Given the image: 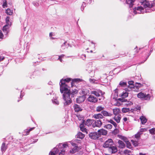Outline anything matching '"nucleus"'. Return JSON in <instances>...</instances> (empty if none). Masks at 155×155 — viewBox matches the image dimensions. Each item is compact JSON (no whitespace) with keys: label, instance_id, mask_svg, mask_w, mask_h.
I'll use <instances>...</instances> for the list:
<instances>
[{"label":"nucleus","instance_id":"1","mask_svg":"<svg viewBox=\"0 0 155 155\" xmlns=\"http://www.w3.org/2000/svg\"><path fill=\"white\" fill-rule=\"evenodd\" d=\"M60 92L63 94V99L64 101V105H68L72 102V100L74 95L78 92V90L75 89L71 91L69 86L66 84L64 78L60 80Z\"/></svg>","mask_w":155,"mask_h":155},{"label":"nucleus","instance_id":"2","mask_svg":"<svg viewBox=\"0 0 155 155\" xmlns=\"http://www.w3.org/2000/svg\"><path fill=\"white\" fill-rule=\"evenodd\" d=\"M141 5L143 7V8L142 6L135 7L133 9L134 12L135 14H143L145 12L146 13L150 12H151L150 8L152 6L155 7V2H153V5L151 2L147 0H143L141 2Z\"/></svg>","mask_w":155,"mask_h":155},{"label":"nucleus","instance_id":"3","mask_svg":"<svg viewBox=\"0 0 155 155\" xmlns=\"http://www.w3.org/2000/svg\"><path fill=\"white\" fill-rule=\"evenodd\" d=\"M68 147L67 144L60 143L57 147L54 148L52 151H51L49 155L51 154V153H53V155H55L59 152V155H64L65 153V148Z\"/></svg>","mask_w":155,"mask_h":155},{"label":"nucleus","instance_id":"4","mask_svg":"<svg viewBox=\"0 0 155 155\" xmlns=\"http://www.w3.org/2000/svg\"><path fill=\"white\" fill-rule=\"evenodd\" d=\"M128 93L126 92V91H123L122 93L121 94V95H120V96L121 98H119L118 99H116V101H117V104L118 106H119L120 105V103H118L117 101H120L121 102H124V101H127V99H125V98L128 96Z\"/></svg>","mask_w":155,"mask_h":155},{"label":"nucleus","instance_id":"5","mask_svg":"<svg viewBox=\"0 0 155 155\" xmlns=\"http://www.w3.org/2000/svg\"><path fill=\"white\" fill-rule=\"evenodd\" d=\"M92 94H93L95 95L97 97L101 96V98H99V100H104V97L103 95L105 94L104 92H103L101 90H98L97 91H92L91 92Z\"/></svg>","mask_w":155,"mask_h":155},{"label":"nucleus","instance_id":"6","mask_svg":"<svg viewBox=\"0 0 155 155\" xmlns=\"http://www.w3.org/2000/svg\"><path fill=\"white\" fill-rule=\"evenodd\" d=\"M137 97L138 98L142 99L149 100L150 99V95L149 94H146L140 92L137 94Z\"/></svg>","mask_w":155,"mask_h":155},{"label":"nucleus","instance_id":"7","mask_svg":"<svg viewBox=\"0 0 155 155\" xmlns=\"http://www.w3.org/2000/svg\"><path fill=\"white\" fill-rule=\"evenodd\" d=\"M64 80L66 81V83H68L71 80V85L72 87H73L74 86V83H77L78 82H81V79L79 78H74V79H71L70 78H66L64 79Z\"/></svg>","mask_w":155,"mask_h":155},{"label":"nucleus","instance_id":"8","mask_svg":"<svg viewBox=\"0 0 155 155\" xmlns=\"http://www.w3.org/2000/svg\"><path fill=\"white\" fill-rule=\"evenodd\" d=\"M113 142L111 139H108L107 140L105 141L103 145V147L104 148H110L112 147V145L113 144Z\"/></svg>","mask_w":155,"mask_h":155},{"label":"nucleus","instance_id":"9","mask_svg":"<svg viewBox=\"0 0 155 155\" xmlns=\"http://www.w3.org/2000/svg\"><path fill=\"white\" fill-rule=\"evenodd\" d=\"M107 77V74H104L100 77L96 78L97 81L98 80L102 83H106L108 82V79Z\"/></svg>","mask_w":155,"mask_h":155},{"label":"nucleus","instance_id":"10","mask_svg":"<svg viewBox=\"0 0 155 155\" xmlns=\"http://www.w3.org/2000/svg\"><path fill=\"white\" fill-rule=\"evenodd\" d=\"M89 136L91 139L93 140H96L99 137L97 132L90 133L89 134Z\"/></svg>","mask_w":155,"mask_h":155},{"label":"nucleus","instance_id":"11","mask_svg":"<svg viewBox=\"0 0 155 155\" xmlns=\"http://www.w3.org/2000/svg\"><path fill=\"white\" fill-rule=\"evenodd\" d=\"M88 101L91 103H96L97 101V99L94 96L90 95L87 98Z\"/></svg>","mask_w":155,"mask_h":155},{"label":"nucleus","instance_id":"12","mask_svg":"<svg viewBox=\"0 0 155 155\" xmlns=\"http://www.w3.org/2000/svg\"><path fill=\"white\" fill-rule=\"evenodd\" d=\"M102 122L100 120H95L94 123L93 124L92 126L94 127H100L102 125Z\"/></svg>","mask_w":155,"mask_h":155},{"label":"nucleus","instance_id":"13","mask_svg":"<svg viewBox=\"0 0 155 155\" xmlns=\"http://www.w3.org/2000/svg\"><path fill=\"white\" fill-rule=\"evenodd\" d=\"M74 107L75 112H78L82 111V110L81 106L77 104H75L74 106Z\"/></svg>","mask_w":155,"mask_h":155},{"label":"nucleus","instance_id":"14","mask_svg":"<svg viewBox=\"0 0 155 155\" xmlns=\"http://www.w3.org/2000/svg\"><path fill=\"white\" fill-rule=\"evenodd\" d=\"M92 120L89 119H87L86 121L83 120L81 124H84V125L87 126L89 127L92 124Z\"/></svg>","mask_w":155,"mask_h":155},{"label":"nucleus","instance_id":"15","mask_svg":"<svg viewBox=\"0 0 155 155\" xmlns=\"http://www.w3.org/2000/svg\"><path fill=\"white\" fill-rule=\"evenodd\" d=\"M107 134V131L103 129L99 130H98V134L99 136L100 135H106Z\"/></svg>","mask_w":155,"mask_h":155},{"label":"nucleus","instance_id":"16","mask_svg":"<svg viewBox=\"0 0 155 155\" xmlns=\"http://www.w3.org/2000/svg\"><path fill=\"white\" fill-rule=\"evenodd\" d=\"M85 100V97L84 96H81L78 97L76 99L77 103L80 104L84 101Z\"/></svg>","mask_w":155,"mask_h":155},{"label":"nucleus","instance_id":"17","mask_svg":"<svg viewBox=\"0 0 155 155\" xmlns=\"http://www.w3.org/2000/svg\"><path fill=\"white\" fill-rule=\"evenodd\" d=\"M91 69H88V70H87L88 71V72L90 74V76L91 78L94 77V71L93 69H94V68L91 66Z\"/></svg>","mask_w":155,"mask_h":155},{"label":"nucleus","instance_id":"18","mask_svg":"<svg viewBox=\"0 0 155 155\" xmlns=\"http://www.w3.org/2000/svg\"><path fill=\"white\" fill-rule=\"evenodd\" d=\"M93 117L96 119L99 120L104 118L103 115L101 114L100 113L97 114H94V115H93Z\"/></svg>","mask_w":155,"mask_h":155},{"label":"nucleus","instance_id":"19","mask_svg":"<svg viewBox=\"0 0 155 155\" xmlns=\"http://www.w3.org/2000/svg\"><path fill=\"white\" fill-rule=\"evenodd\" d=\"M12 59H11L10 60H8V61L7 59H0V62H1V64H4V65H3V66H5L7 65L8 64L9 61L10 60V61H11Z\"/></svg>","mask_w":155,"mask_h":155},{"label":"nucleus","instance_id":"20","mask_svg":"<svg viewBox=\"0 0 155 155\" xmlns=\"http://www.w3.org/2000/svg\"><path fill=\"white\" fill-rule=\"evenodd\" d=\"M80 127L81 130L83 132L85 133L86 134H88L87 130L84 127V126L83 124H81L80 125Z\"/></svg>","mask_w":155,"mask_h":155},{"label":"nucleus","instance_id":"21","mask_svg":"<svg viewBox=\"0 0 155 155\" xmlns=\"http://www.w3.org/2000/svg\"><path fill=\"white\" fill-rule=\"evenodd\" d=\"M38 140V139H34L31 137L29 138L27 140V142L28 144H32L36 142Z\"/></svg>","mask_w":155,"mask_h":155},{"label":"nucleus","instance_id":"22","mask_svg":"<svg viewBox=\"0 0 155 155\" xmlns=\"http://www.w3.org/2000/svg\"><path fill=\"white\" fill-rule=\"evenodd\" d=\"M35 128V127H33L30 128L29 129L25 130L23 133V135L25 136L28 135L29 134L30 132L34 130Z\"/></svg>","mask_w":155,"mask_h":155},{"label":"nucleus","instance_id":"23","mask_svg":"<svg viewBox=\"0 0 155 155\" xmlns=\"http://www.w3.org/2000/svg\"><path fill=\"white\" fill-rule=\"evenodd\" d=\"M135 0H126L127 3L129 5L130 8H132Z\"/></svg>","mask_w":155,"mask_h":155},{"label":"nucleus","instance_id":"24","mask_svg":"<svg viewBox=\"0 0 155 155\" xmlns=\"http://www.w3.org/2000/svg\"><path fill=\"white\" fill-rule=\"evenodd\" d=\"M117 91V88L114 91V93L112 95V98L115 99L116 101V99H117V98L118 97V93Z\"/></svg>","mask_w":155,"mask_h":155},{"label":"nucleus","instance_id":"25","mask_svg":"<svg viewBox=\"0 0 155 155\" xmlns=\"http://www.w3.org/2000/svg\"><path fill=\"white\" fill-rule=\"evenodd\" d=\"M101 114H103V116H105V117H107V116H109L110 117L111 116V115H112V114H111V113H109L107 111L103 110L101 112Z\"/></svg>","mask_w":155,"mask_h":155},{"label":"nucleus","instance_id":"26","mask_svg":"<svg viewBox=\"0 0 155 155\" xmlns=\"http://www.w3.org/2000/svg\"><path fill=\"white\" fill-rule=\"evenodd\" d=\"M118 143L119 144V147L120 148H123L125 147V144L122 140H119Z\"/></svg>","mask_w":155,"mask_h":155},{"label":"nucleus","instance_id":"27","mask_svg":"<svg viewBox=\"0 0 155 155\" xmlns=\"http://www.w3.org/2000/svg\"><path fill=\"white\" fill-rule=\"evenodd\" d=\"M141 122V124H144L147 122V120L146 118L143 116H142L140 117V118Z\"/></svg>","mask_w":155,"mask_h":155},{"label":"nucleus","instance_id":"28","mask_svg":"<svg viewBox=\"0 0 155 155\" xmlns=\"http://www.w3.org/2000/svg\"><path fill=\"white\" fill-rule=\"evenodd\" d=\"M124 102L125 103L124 104L125 106L127 107L130 106L133 104V102L129 101V100L127 99V101H124Z\"/></svg>","mask_w":155,"mask_h":155},{"label":"nucleus","instance_id":"29","mask_svg":"<svg viewBox=\"0 0 155 155\" xmlns=\"http://www.w3.org/2000/svg\"><path fill=\"white\" fill-rule=\"evenodd\" d=\"M5 143H3L1 147V150L2 153L5 152L7 148V146H5Z\"/></svg>","mask_w":155,"mask_h":155},{"label":"nucleus","instance_id":"30","mask_svg":"<svg viewBox=\"0 0 155 155\" xmlns=\"http://www.w3.org/2000/svg\"><path fill=\"white\" fill-rule=\"evenodd\" d=\"M113 112L114 114L116 116V115H118L119 113L120 112V110L117 108H116L115 109H113Z\"/></svg>","mask_w":155,"mask_h":155},{"label":"nucleus","instance_id":"31","mask_svg":"<svg viewBox=\"0 0 155 155\" xmlns=\"http://www.w3.org/2000/svg\"><path fill=\"white\" fill-rule=\"evenodd\" d=\"M127 85V83L126 82H124L122 81H121L120 82L119 85L117 86V87H120V86L121 87H126Z\"/></svg>","mask_w":155,"mask_h":155},{"label":"nucleus","instance_id":"32","mask_svg":"<svg viewBox=\"0 0 155 155\" xmlns=\"http://www.w3.org/2000/svg\"><path fill=\"white\" fill-rule=\"evenodd\" d=\"M134 82L132 81H128V84H129L128 87H130V89L131 88H134Z\"/></svg>","mask_w":155,"mask_h":155},{"label":"nucleus","instance_id":"33","mask_svg":"<svg viewBox=\"0 0 155 155\" xmlns=\"http://www.w3.org/2000/svg\"><path fill=\"white\" fill-rule=\"evenodd\" d=\"M104 109V107L101 106H99L97 107L96 108V110L97 112H100L103 110Z\"/></svg>","mask_w":155,"mask_h":155},{"label":"nucleus","instance_id":"34","mask_svg":"<svg viewBox=\"0 0 155 155\" xmlns=\"http://www.w3.org/2000/svg\"><path fill=\"white\" fill-rule=\"evenodd\" d=\"M120 115L118 114L117 117L115 116L114 117V119L118 123L120 122Z\"/></svg>","mask_w":155,"mask_h":155},{"label":"nucleus","instance_id":"35","mask_svg":"<svg viewBox=\"0 0 155 155\" xmlns=\"http://www.w3.org/2000/svg\"><path fill=\"white\" fill-rule=\"evenodd\" d=\"M110 149L111 150L112 153H115L117 151V148L115 147L112 146Z\"/></svg>","mask_w":155,"mask_h":155},{"label":"nucleus","instance_id":"36","mask_svg":"<svg viewBox=\"0 0 155 155\" xmlns=\"http://www.w3.org/2000/svg\"><path fill=\"white\" fill-rule=\"evenodd\" d=\"M69 45L67 43V42L65 41L64 42L63 44L61 45V47L63 49H64L66 48H67L68 47V45Z\"/></svg>","mask_w":155,"mask_h":155},{"label":"nucleus","instance_id":"37","mask_svg":"<svg viewBox=\"0 0 155 155\" xmlns=\"http://www.w3.org/2000/svg\"><path fill=\"white\" fill-rule=\"evenodd\" d=\"M10 26H9L8 25H6L3 28V30L4 32L7 33L8 31V28Z\"/></svg>","mask_w":155,"mask_h":155},{"label":"nucleus","instance_id":"38","mask_svg":"<svg viewBox=\"0 0 155 155\" xmlns=\"http://www.w3.org/2000/svg\"><path fill=\"white\" fill-rule=\"evenodd\" d=\"M84 135L81 132H79L77 135V138L82 139L84 137Z\"/></svg>","mask_w":155,"mask_h":155},{"label":"nucleus","instance_id":"39","mask_svg":"<svg viewBox=\"0 0 155 155\" xmlns=\"http://www.w3.org/2000/svg\"><path fill=\"white\" fill-rule=\"evenodd\" d=\"M107 121L112 124L114 127L116 128L117 127V124L113 120L110 119V120H107Z\"/></svg>","mask_w":155,"mask_h":155},{"label":"nucleus","instance_id":"40","mask_svg":"<svg viewBox=\"0 0 155 155\" xmlns=\"http://www.w3.org/2000/svg\"><path fill=\"white\" fill-rule=\"evenodd\" d=\"M10 18L9 17H7L6 18V21L7 23L6 25H8L9 26H11V23L9 21Z\"/></svg>","mask_w":155,"mask_h":155},{"label":"nucleus","instance_id":"41","mask_svg":"<svg viewBox=\"0 0 155 155\" xmlns=\"http://www.w3.org/2000/svg\"><path fill=\"white\" fill-rule=\"evenodd\" d=\"M78 147H74L70 151V152L72 153H74L78 150Z\"/></svg>","mask_w":155,"mask_h":155},{"label":"nucleus","instance_id":"42","mask_svg":"<svg viewBox=\"0 0 155 155\" xmlns=\"http://www.w3.org/2000/svg\"><path fill=\"white\" fill-rule=\"evenodd\" d=\"M6 13L8 15H12L13 14L12 11H11L9 9H7L6 10Z\"/></svg>","mask_w":155,"mask_h":155},{"label":"nucleus","instance_id":"43","mask_svg":"<svg viewBox=\"0 0 155 155\" xmlns=\"http://www.w3.org/2000/svg\"><path fill=\"white\" fill-rule=\"evenodd\" d=\"M130 109L129 108H123L122 110L123 112L125 113L130 111Z\"/></svg>","mask_w":155,"mask_h":155},{"label":"nucleus","instance_id":"44","mask_svg":"<svg viewBox=\"0 0 155 155\" xmlns=\"http://www.w3.org/2000/svg\"><path fill=\"white\" fill-rule=\"evenodd\" d=\"M131 142L133 144L135 147L138 146L139 144V143L137 141L132 140Z\"/></svg>","mask_w":155,"mask_h":155},{"label":"nucleus","instance_id":"45","mask_svg":"<svg viewBox=\"0 0 155 155\" xmlns=\"http://www.w3.org/2000/svg\"><path fill=\"white\" fill-rule=\"evenodd\" d=\"M142 133L140 132H138L137 134L135 135V137L136 138L137 140L139 139L140 135Z\"/></svg>","mask_w":155,"mask_h":155},{"label":"nucleus","instance_id":"46","mask_svg":"<svg viewBox=\"0 0 155 155\" xmlns=\"http://www.w3.org/2000/svg\"><path fill=\"white\" fill-rule=\"evenodd\" d=\"M150 133L152 134H155V128H153L149 130Z\"/></svg>","mask_w":155,"mask_h":155},{"label":"nucleus","instance_id":"47","mask_svg":"<svg viewBox=\"0 0 155 155\" xmlns=\"http://www.w3.org/2000/svg\"><path fill=\"white\" fill-rule=\"evenodd\" d=\"M104 127V128H106L107 129H110L112 128V125L110 124H108L106 125H105Z\"/></svg>","mask_w":155,"mask_h":155},{"label":"nucleus","instance_id":"48","mask_svg":"<svg viewBox=\"0 0 155 155\" xmlns=\"http://www.w3.org/2000/svg\"><path fill=\"white\" fill-rule=\"evenodd\" d=\"M52 102L54 104L58 105L59 104V102L56 99H52Z\"/></svg>","mask_w":155,"mask_h":155},{"label":"nucleus","instance_id":"49","mask_svg":"<svg viewBox=\"0 0 155 155\" xmlns=\"http://www.w3.org/2000/svg\"><path fill=\"white\" fill-rule=\"evenodd\" d=\"M37 60L35 61H32V63L33 64H38L40 62V59H36Z\"/></svg>","mask_w":155,"mask_h":155},{"label":"nucleus","instance_id":"50","mask_svg":"<svg viewBox=\"0 0 155 155\" xmlns=\"http://www.w3.org/2000/svg\"><path fill=\"white\" fill-rule=\"evenodd\" d=\"M14 59V61H15L16 64H17L18 62V63H20L22 61V59Z\"/></svg>","mask_w":155,"mask_h":155},{"label":"nucleus","instance_id":"51","mask_svg":"<svg viewBox=\"0 0 155 155\" xmlns=\"http://www.w3.org/2000/svg\"><path fill=\"white\" fill-rule=\"evenodd\" d=\"M3 4L2 6L4 8H5V7H7V2L6 1H4L3 2Z\"/></svg>","mask_w":155,"mask_h":155},{"label":"nucleus","instance_id":"52","mask_svg":"<svg viewBox=\"0 0 155 155\" xmlns=\"http://www.w3.org/2000/svg\"><path fill=\"white\" fill-rule=\"evenodd\" d=\"M127 147L129 148H131V145L130 142L128 141H127Z\"/></svg>","mask_w":155,"mask_h":155},{"label":"nucleus","instance_id":"53","mask_svg":"<svg viewBox=\"0 0 155 155\" xmlns=\"http://www.w3.org/2000/svg\"><path fill=\"white\" fill-rule=\"evenodd\" d=\"M86 6V3L84 2L81 5V9L82 11H83L84 10V7H85Z\"/></svg>","mask_w":155,"mask_h":155},{"label":"nucleus","instance_id":"54","mask_svg":"<svg viewBox=\"0 0 155 155\" xmlns=\"http://www.w3.org/2000/svg\"><path fill=\"white\" fill-rule=\"evenodd\" d=\"M136 84H138V85L136 86V88H137V89L142 87V86L143 85L141 84L140 83H136Z\"/></svg>","mask_w":155,"mask_h":155},{"label":"nucleus","instance_id":"55","mask_svg":"<svg viewBox=\"0 0 155 155\" xmlns=\"http://www.w3.org/2000/svg\"><path fill=\"white\" fill-rule=\"evenodd\" d=\"M118 133V130L117 128H115L114 130H113L112 132L113 134H117Z\"/></svg>","mask_w":155,"mask_h":155},{"label":"nucleus","instance_id":"56","mask_svg":"<svg viewBox=\"0 0 155 155\" xmlns=\"http://www.w3.org/2000/svg\"><path fill=\"white\" fill-rule=\"evenodd\" d=\"M56 56V57L58 58H61L65 57V56L64 54H61L60 55H57Z\"/></svg>","mask_w":155,"mask_h":155},{"label":"nucleus","instance_id":"57","mask_svg":"<svg viewBox=\"0 0 155 155\" xmlns=\"http://www.w3.org/2000/svg\"><path fill=\"white\" fill-rule=\"evenodd\" d=\"M89 80L91 82L93 83H95V81H96L95 79L92 78H90Z\"/></svg>","mask_w":155,"mask_h":155},{"label":"nucleus","instance_id":"58","mask_svg":"<svg viewBox=\"0 0 155 155\" xmlns=\"http://www.w3.org/2000/svg\"><path fill=\"white\" fill-rule=\"evenodd\" d=\"M71 143V145L73 146H75V147H77L76 146V144L74 143L73 142H72Z\"/></svg>","mask_w":155,"mask_h":155},{"label":"nucleus","instance_id":"59","mask_svg":"<svg viewBox=\"0 0 155 155\" xmlns=\"http://www.w3.org/2000/svg\"><path fill=\"white\" fill-rule=\"evenodd\" d=\"M3 37V35L1 31H0V38H2Z\"/></svg>","mask_w":155,"mask_h":155},{"label":"nucleus","instance_id":"60","mask_svg":"<svg viewBox=\"0 0 155 155\" xmlns=\"http://www.w3.org/2000/svg\"><path fill=\"white\" fill-rule=\"evenodd\" d=\"M87 3H89L91 2V0H84Z\"/></svg>","mask_w":155,"mask_h":155},{"label":"nucleus","instance_id":"61","mask_svg":"<svg viewBox=\"0 0 155 155\" xmlns=\"http://www.w3.org/2000/svg\"><path fill=\"white\" fill-rule=\"evenodd\" d=\"M146 59L145 60H144V61H142L141 62H139L138 63L139 64H140L142 63H143L144 62H145L146 61V59Z\"/></svg>","mask_w":155,"mask_h":155},{"label":"nucleus","instance_id":"62","mask_svg":"<svg viewBox=\"0 0 155 155\" xmlns=\"http://www.w3.org/2000/svg\"><path fill=\"white\" fill-rule=\"evenodd\" d=\"M22 91H21V94L20 95V98L21 99L22 98V97L23 96V95H22Z\"/></svg>","mask_w":155,"mask_h":155},{"label":"nucleus","instance_id":"63","mask_svg":"<svg viewBox=\"0 0 155 155\" xmlns=\"http://www.w3.org/2000/svg\"><path fill=\"white\" fill-rule=\"evenodd\" d=\"M58 60H59L61 62H63L64 61L62 59H58Z\"/></svg>","mask_w":155,"mask_h":155},{"label":"nucleus","instance_id":"64","mask_svg":"<svg viewBox=\"0 0 155 155\" xmlns=\"http://www.w3.org/2000/svg\"><path fill=\"white\" fill-rule=\"evenodd\" d=\"M86 55L84 54H82L81 55V58H86Z\"/></svg>","mask_w":155,"mask_h":155}]
</instances>
